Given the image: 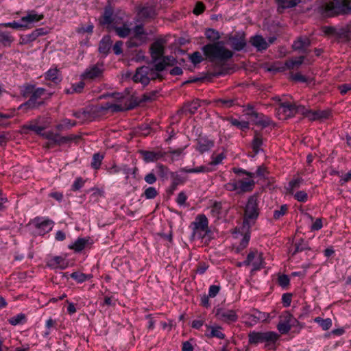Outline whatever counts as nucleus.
Masks as SVG:
<instances>
[{
  "label": "nucleus",
  "instance_id": "f257e3e1",
  "mask_svg": "<svg viewBox=\"0 0 351 351\" xmlns=\"http://www.w3.org/2000/svg\"><path fill=\"white\" fill-rule=\"evenodd\" d=\"M202 51L210 62H226L233 56V53L226 49L223 42L208 44L202 47Z\"/></svg>",
  "mask_w": 351,
  "mask_h": 351
},
{
  "label": "nucleus",
  "instance_id": "f03ea898",
  "mask_svg": "<svg viewBox=\"0 0 351 351\" xmlns=\"http://www.w3.org/2000/svg\"><path fill=\"white\" fill-rule=\"evenodd\" d=\"M189 228L192 230L191 240H203L210 233L208 227V219L204 214L197 215L195 220L191 222Z\"/></svg>",
  "mask_w": 351,
  "mask_h": 351
},
{
  "label": "nucleus",
  "instance_id": "7ed1b4c3",
  "mask_svg": "<svg viewBox=\"0 0 351 351\" xmlns=\"http://www.w3.org/2000/svg\"><path fill=\"white\" fill-rule=\"evenodd\" d=\"M323 10L327 16L351 14V0H330L323 5Z\"/></svg>",
  "mask_w": 351,
  "mask_h": 351
},
{
  "label": "nucleus",
  "instance_id": "20e7f679",
  "mask_svg": "<svg viewBox=\"0 0 351 351\" xmlns=\"http://www.w3.org/2000/svg\"><path fill=\"white\" fill-rule=\"evenodd\" d=\"M280 335L274 331L265 332L253 331L249 333V343L250 344H258L266 343V346L274 344L279 339Z\"/></svg>",
  "mask_w": 351,
  "mask_h": 351
},
{
  "label": "nucleus",
  "instance_id": "39448f33",
  "mask_svg": "<svg viewBox=\"0 0 351 351\" xmlns=\"http://www.w3.org/2000/svg\"><path fill=\"white\" fill-rule=\"evenodd\" d=\"M326 35L333 37L338 42H346L351 40V26L346 25L343 27L326 26L323 27Z\"/></svg>",
  "mask_w": 351,
  "mask_h": 351
},
{
  "label": "nucleus",
  "instance_id": "423d86ee",
  "mask_svg": "<svg viewBox=\"0 0 351 351\" xmlns=\"http://www.w3.org/2000/svg\"><path fill=\"white\" fill-rule=\"evenodd\" d=\"M132 36L126 42L128 48L140 47L147 42L148 34L143 25H137L132 29Z\"/></svg>",
  "mask_w": 351,
  "mask_h": 351
},
{
  "label": "nucleus",
  "instance_id": "0eeeda50",
  "mask_svg": "<svg viewBox=\"0 0 351 351\" xmlns=\"http://www.w3.org/2000/svg\"><path fill=\"white\" fill-rule=\"evenodd\" d=\"M259 215L258 208V200L256 196H251L248 199L245 208V215L243 219L244 226H250L254 223Z\"/></svg>",
  "mask_w": 351,
  "mask_h": 351
},
{
  "label": "nucleus",
  "instance_id": "6e6552de",
  "mask_svg": "<svg viewBox=\"0 0 351 351\" xmlns=\"http://www.w3.org/2000/svg\"><path fill=\"white\" fill-rule=\"evenodd\" d=\"M46 90L43 88H35L29 99L25 103L21 104L19 109H36L44 104V101H40L41 97L45 93Z\"/></svg>",
  "mask_w": 351,
  "mask_h": 351
},
{
  "label": "nucleus",
  "instance_id": "1a4fd4ad",
  "mask_svg": "<svg viewBox=\"0 0 351 351\" xmlns=\"http://www.w3.org/2000/svg\"><path fill=\"white\" fill-rule=\"evenodd\" d=\"M252 266V271H258L265 267V261L263 253L256 249H250L245 258V263Z\"/></svg>",
  "mask_w": 351,
  "mask_h": 351
},
{
  "label": "nucleus",
  "instance_id": "9d476101",
  "mask_svg": "<svg viewBox=\"0 0 351 351\" xmlns=\"http://www.w3.org/2000/svg\"><path fill=\"white\" fill-rule=\"evenodd\" d=\"M158 79V75L152 71L151 67L143 66L136 69L133 76L135 82H140L144 86L147 85L150 80Z\"/></svg>",
  "mask_w": 351,
  "mask_h": 351
},
{
  "label": "nucleus",
  "instance_id": "9b49d317",
  "mask_svg": "<svg viewBox=\"0 0 351 351\" xmlns=\"http://www.w3.org/2000/svg\"><path fill=\"white\" fill-rule=\"evenodd\" d=\"M295 322H297L296 319L289 311H285L280 316L277 329L281 334H287Z\"/></svg>",
  "mask_w": 351,
  "mask_h": 351
},
{
  "label": "nucleus",
  "instance_id": "f8f14e48",
  "mask_svg": "<svg viewBox=\"0 0 351 351\" xmlns=\"http://www.w3.org/2000/svg\"><path fill=\"white\" fill-rule=\"evenodd\" d=\"M215 315L219 320L228 324L236 322L238 319V315L236 311L232 309L217 308Z\"/></svg>",
  "mask_w": 351,
  "mask_h": 351
},
{
  "label": "nucleus",
  "instance_id": "ddd939ff",
  "mask_svg": "<svg viewBox=\"0 0 351 351\" xmlns=\"http://www.w3.org/2000/svg\"><path fill=\"white\" fill-rule=\"evenodd\" d=\"M276 114L279 119L286 120L295 114L294 104L289 102L280 103L276 109Z\"/></svg>",
  "mask_w": 351,
  "mask_h": 351
},
{
  "label": "nucleus",
  "instance_id": "4468645a",
  "mask_svg": "<svg viewBox=\"0 0 351 351\" xmlns=\"http://www.w3.org/2000/svg\"><path fill=\"white\" fill-rule=\"evenodd\" d=\"M43 118L38 117L35 119L28 121L23 126L24 130H30L34 132L36 134H41L47 128V124L43 122Z\"/></svg>",
  "mask_w": 351,
  "mask_h": 351
},
{
  "label": "nucleus",
  "instance_id": "2eb2a0df",
  "mask_svg": "<svg viewBox=\"0 0 351 351\" xmlns=\"http://www.w3.org/2000/svg\"><path fill=\"white\" fill-rule=\"evenodd\" d=\"M153 62L154 65L151 69L158 75V79L162 77L160 72L165 70L167 66L173 65L175 62V59L171 56H165Z\"/></svg>",
  "mask_w": 351,
  "mask_h": 351
},
{
  "label": "nucleus",
  "instance_id": "dca6fc26",
  "mask_svg": "<svg viewBox=\"0 0 351 351\" xmlns=\"http://www.w3.org/2000/svg\"><path fill=\"white\" fill-rule=\"evenodd\" d=\"M99 23L106 25L108 29L114 27V22L117 23L114 11L110 5L106 6L102 16L99 19Z\"/></svg>",
  "mask_w": 351,
  "mask_h": 351
},
{
  "label": "nucleus",
  "instance_id": "f3484780",
  "mask_svg": "<svg viewBox=\"0 0 351 351\" xmlns=\"http://www.w3.org/2000/svg\"><path fill=\"white\" fill-rule=\"evenodd\" d=\"M249 110L250 112L247 114L251 117L252 121L256 125L261 126L262 128H266L271 123V120L269 117L265 116L262 113L257 112L254 110L252 107L250 108Z\"/></svg>",
  "mask_w": 351,
  "mask_h": 351
},
{
  "label": "nucleus",
  "instance_id": "a211bd4d",
  "mask_svg": "<svg viewBox=\"0 0 351 351\" xmlns=\"http://www.w3.org/2000/svg\"><path fill=\"white\" fill-rule=\"evenodd\" d=\"M103 71L102 66L95 64L87 68L81 75V78L82 80H93L101 77Z\"/></svg>",
  "mask_w": 351,
  "mask_h": 351
},
{
  "label": "nucleus",
  "instance_id": "6ab92c4d",
  "mask_svg": "<svg viewBox=\"0 0 351 351\" xmlns=\"http://www.w3.org/2000/svg\"><path fill=\"white\" fill-rule=\"evenodd\" d=\"M139 153L143 156V160L147 163L157 161V160L161 159L165 155V153L162 152L160 150H158V151L141 150L139 152Z\"/></svg>",
  "mask_w": 351,
  "mask_h": 351
},
{
  "label": "nucleus",
  "instance_id": "aec40b11",
  "mask_svg": "<svg viewBox=\"0 0 351 351\" xmlns=\"http://www.w3.org/2000/svg\"><path fill=\"white\" fill-rule=\"evenodd\" d=\"M250 43L257 51H265L269 47V43L261 35L252 36Z\"/></svg>",
  "mask_w": 351,
  "mask_h": 351
},
{
  "label": "nucleus",
  "instance_id": "412c9836",
  "mask_svg": "<svg viewBox=\"0 0 351 351\" xmlns=\"http://www.w3.org/2000/svg\"><path fill=\"white\" fill-rule=\"evenodd\" d=\"M151 56L153 62L159 60L164 54V45L161 40H157L150 47Z\"/></svg>",
  "mask_w": 351,
  "mask_h": 351
},
{
  "label": "nucleus",
  "instance_id": "4be33fe9",
  "mask_svg": "<svg viewBox=\"0 0 351 351\" xmlns=\"http://www.w3.org/2000/svg\"><path fill=\"white\" fill-rule=\"evenodd\" d=\"M214 141L208 138H199L196 145V150L202 154L208 152L214 147Z\"/></svg>",
  "mask_w": 351,
  "mask_h": 351
},
{
  "label": "nucleus",
  "instance_id": "5701e85b",
  "mask_svg": "<svg viewBox=\"0 0 351 351\" xmlns=\"http://www.w3.org/2000/svg\"><path fill=\"white\" fill-rule=\"evenodd\" d=\"M231 47L235 51H241L246 46V40L244 34L235 35L230 38Z\"/></svg>",
  "mask_w": 351,
  "mask_h": 351
},
{
  "label": "nucleus",
  "instance_id": "b1692460",
  "mask_svg": "<svg viewBox=\"0 0 351 351\" xmlns=\"http://www.w3.org/2000/svg\"><path fill=\"white\" fill-rule=\"evenodd\" d=\"M207 330H209V333L206 335L209 338H217L219 339H224L226 337L225 334L222 332L223 328L219 325H206Z\"/></svg>",
  "mask_w": 351,
  "mask_h": 351
},
{
  "label": "nucleus",
  "instance_id": "393cba45",
  "mask_svg": "<svg viewBox=\"0 0 351 351\" xmlns=\"http://www.w3.org/2000/svg\"><path fill=\"white\" fill-rule=\"evenodd\" d=\"M311 45V40L306 36L298 37L293 43L292 47L295 51H305Z\"/></svg>",
  "mask_w": 351,
  "mask_h": 351
},
{
  "label": "nucleus",
  "instance_id": "a878e982",
  "mask_svg": "<svg viewBox=\"0 0 351 351\" xmlns=\"http://www.w3.org/2000/svg\"><path fill=\"white\" fill-rule=\"evenodd\" d=\"M47 265L53 269H65L67 267V263L64 258L62 256H53L48 260Z\"/></svg>",
  "mask_w": 351,
  "mask_h": 351
},
{
  "label": "nucleus",
  "instance_id": "bb28decb",
  "mask_svg": "<svg viewBox=\"0 0 351 351\" xmlns=\"http://www.w3.org/2000/svg\"><path fill=\"white\" fill-rule=\"evenodd\" d=\"M239 193L252 191L254 187L255 182L249 177L244 180H238Z\"/></svg>",
  "mask_w": 351,
  "mask_h": 351
},
{
  "label": "nucleus",
  "instance_id": "cd10ccee",
  "mask_svg": "<svg viewBox=\"0 0 351 351\" xmlns=\"http://www.w3.org/2000/svg\"><path fill=\"white\" fill-rule=\"evenodd\" d=\"M278 4L277 10L279 13L283 12L285 9L292 8L301 3V0H276Z\"/></svg>",
  "mask_w": 351,
  "mask_h": 351
},
{
  "label": "nucleus",
  "instance_id": "c85d7f7f",
  "mask_svg": "<svg viewBox=\"0 0 351 351\" xmlns=\"http://www.w3.org/2000/svg\"><path fill=\"white\" fill-rule=\"evenodd\" d=\"M43 18V14H38L36 11L32 10L29 12L26 16H23L21 19V21L26 24L27 27L28 24L40 21Z\"/></svg>",
  "mask_w": 351,
  "mask_h": 351
},
{
  "label": "nucleus",
  "instance_id": "c756f323",
  "mask_svg": "<svg viewBox=\"0 0 351 351\" xmlns=\"http://www.w3.org/2000/svg\"><path fill=\"white\" fill-rule=\"evenodd\" d=\"M112 41L110 36H105L101 40L99 45V51L101 53L107 55L112 47Z\"/></svg>",
  "mask_w": 351,
  "mask_h": 351
},
{
  "label": "nucleus",
  "instance_id": "7c9ffc66",
  "mask_svg": "<svg viewBox=\"0 0 351 351\" xmlns=\"http://www.w3.org/2000/svg\"><path fill=\"white\" fill-rule=\"evenodd\" d=\"M45 77L46 80H50L55 84H58L62 80L60 71L57 68H51L49 69L45 73Z\"/></svg>",
  "mask_w": 351,
  "mask_h": 351
},
{
  "label": "nucleus",
  "instance_id": "2f4dec72",
  "mask_svg": "<svg viewBox=\"0 0 351 351\" xmlns=\"http://www.w3.org/2000/svg\"><path fill=\"white\" fill-rule=\"evenodd\" d=\"M113 29L117 35L120 38H126L131 34L132 29L130 27V25L128 23H123V25L120 27L117 25H114L112 28Z\"/></svg>",
  "mask_w": 351,
  "mask_h": 351
},
{
  "label": "nucleus",
  "instance_id": "473e14b6",
  "mask_svg": "<svg viewBox=\"0 0 351 351\" xmlns=\"http://www.w3.org/2000/svg\"><path fill=\"white\" fill-rule=\"evenodd\" d=\"M77 138V136L73 134L66 136H62L59 134L55 133L51 139V141L56 145H60L73 141Z\"/></svg>",
  "mask_w": 351,
  "mask_h": 351
},
{
  "label": "nucleus",
  "instance_id": "72a5a7b5",
  "mask_svg": "<svg viewBox=\"0 0 351 351\" xmlns=\"http://www.w3.org/2000/svg\"><path fill=\"white\" fill-rule=\"evenodd\" d=\"M88 239L85 238H78L74 243L69 245V248L74 250L75 252L82 251L87 245Z\"/></svg>",
  "mask_w": 351,
  "mask_h": 351
},
{
  "label": "nucleus",
  "instance_id": "f704fd0d",
  "mask_svg": "<svg viewBox=\"0 0 351 351\" xmlns=\"http://www.w3.org/2000/svg\"><path fill=\"white\" fill-rule=\"evenodd\" d=\"M36 226L38 228H43L44 231L49 232L53 228V221L49 219H42L37 217L35 219Z\"/></svg>",
  "mask_w": 351,
  "mask_h": 351
},
{
  "label": "nucleus",
  "instance_id": "c9c22d12",
  "mask_svg": "<svg viewBox=\"0 0 351 351\" xmlns=\"http://www.w3.org/2000/svg\"><path fill=\"white\" fill-rule=\"evenodd\" d=\"M200 100L195 99L191 102L185 104L184 110L191 114H195L197 109L200 107Z\"/></svg>",
  "mask_w": 351,
  "mask_h": 351
},
{
  "label": "nucleus",
  "instance_id": "e433bc0d",
  "mask_svg": "<svg viewBox=\"0 0 351 351\" xmlns=\"http://www.w3.org/2000/svg\"><path fill=\"white\" fill-rule=\"evenodd\" d=\"M76 125L75 121H72L69 119H62L59 124L56 126V128L59 131H64L71 129Z\"/></svg>",
  "mask_w": 351,
  "mask_h": 351
},
{
  "label": "nucleus",
  "instance_id": "4c0bfd02",
  "mask_svg": "<svg viewBox=\"0 0 351 351\" xmlns=\"http://www.w3.org/2000/svg\"><path fill=\"white\" fill-rule=\"evenodd\" d=\"M8 322L12 326L21 325L26 323L27 317L24 313H19L16 315L8 319Z\"/></svg>",
  "mask_w": 351,
  "mask_h": 351
},
{
  "label": "nucleus",
  "instance_id": "58836bf2",
  "mask_svg": "<svg viewBox=\"0 0 351 351\" xmlns=\"http://www.w3.org/2000/svg\"><path fill=\"white\" fill-rule=\"evenodd\" d=\"M71 278L75 280L77 283H82L89 279H90L93 276L90 274H85L84 273L80 271L73 272L70 275Z\"/></svg>",
  "mask_w": 351,
  "mask_h": 351
},
{
  "label": "nucleus",
  "instance_id": "ea45409f",
  "mask_svg": "<svg viewBox=\"0 0 351 351\" xmlns=\"http://www.w3.org/2000/svg\"><path fill=\"white\" fill-rule=\"evenodd\" d=\"M262 145H263L262 136L259 134L256 133L254 136L252 143V147L255 154L259 153V152L261 150V147Z\"/></svg>",
  "mask_w": 351,
  "mask_h": 351
},
{
  "label": "nucleus",
  "instance_id": "a19ab883",
  "mask_svg": "<svg viewBox=\"0 0 351 351\" xmlns=\"http://www.w3.org/2000/svg\"><path fill=\"white\" fill-rule=\"evenodd\" d=\"M14 41V38L8 32H0V43L5 47H10Z\"/></svg>",
  "mask_w": 351,
  "mask_h": 351
},
{
  "label": "nucleus",
  "instance_id": "79ce46f5",
  "mask_svg": "<svg viewBox=\"0 0 351 351\" xmlns=\"http://www.w3.org/2000/svg\"><path fill=\"white\" fill-rule=\"evenodd\" d=\"M304 180L301 177L293 178L289 182L287 189L289 191V193H293V191L300 188Z\"/></svg>",
  "mask_w": 351,
  "mask_h": 351
},
{
  "label": "nucleus",
  "instance_id": "37998d69",
  "mask_svg": "<svg viewBox=\"0 0 351 351\" xmlns=\"http://www.w3.org/2000/svg\"><path fill=\"white\" fill-rule=\"evenodd\" d=\"M217 106L223 108H229L235 104L236 100L233 99H219L215 101Z\"/></svg>",
  "mask_w": 351,
  "mask_h": 351
},
{
  "label": "nucleus",
  "instance_id": "c03bdc74",
  "mask_svg": "<svg viewBox=\"0 0 351 351\" xmlns=\"http://www.w3.org/2000/svg\"><path fill=\"white\" fill-rule=\"evenodd\" d=\"M222 205L221 202H215L210 208V213L213 217L219 219L222 215Z\"/></svg>",
  "mask_w": 351,
  "mask_h": 351
},
{
  "label": "nucleus",
  "instance_id": "a18cd8bd",
  "mask_svg": "<svg viewBox=\"0 0 351 351\" xmlns=\"http://www.w3.org/2000/svg\"><path fill=\"white\" fill-rule=\"evenodd\" d=\"M304 60V56H300L295 59H291L286 61L285 65L288 69H292L295 66H300Z\"/></svg>",
  "mask_w": 351,
  "mask_h": 351
},
{
  "label": "nucleus",
  "instance_id": "49530a36",
  "mask_svg": "<svg viewBox=\"0 0 351 351\" xmlns=\"http://www.w3.org/2000/svg\"><path fill=\"white\" fill-rule=\"evenodd\" d=\"M84 85V82L82 81L73 84L71 87L69 89H66L65 92L67 94L80 93L83 90Z\"/></svg>",
  "mask_w": 351,
  "mask_h": 351
},
{
  "label": "nucleus",
  "instance_id": "de8ad7c7",
  "mask_svg": "<svg viewBox=\"0 0 351 351\" xmlns=\"http://www.w3.org/2000/svg\"><path fill=\"white\" fill-rule=\"evenodd\" d=\"M73 115L79 119L82 122L90 119V110H80L73 113Z\"/></svg>",
  "mask_w": 351,
  "mask_h": 351
},
{
  "label": "nucleus",
  "instance_id": "09e8293b",
  "mask_svg": "<svg viewBox=\"0 0 351 351\" xmlns=\"http://www.w3.org/2000/svg\"><path fill=\"white\" fill-rule=\"evenodd\" d=\"M104 159V156L102 154H100L99 153H95L93 156V159L91 162V167L94 169H99L101 162Z\"/></svg>",
  "mask_w": 351,
  "mask_h": 351
},
{
  "label": "nucleus",
  "instance_id": "8fccbe9b",
  "mask_svg": "<svg viewBox=\"0 0 351 351\" xmlns=\"http://www.w3.org/2000/svg\"><path fill=\"white\" fill-rule=\"evenodd\" d=\"M315 322L319 324L323 330H328L332 326V320L330 318L322 319L317 317L315 319Z\"/></svg>",
  "mask_w": 351,
  "mask_h": 351
},
{
  "label": "nucleus",
  "instance_id": "3c124183",
  "mask_svg": "<svg viewBox=\"0 0 351 351\" xmlns=\"http://www.w3.org/2000/svg\"><path fill=\"white\" fill-rule=\"evenodd\" d=\"M171 174H172L173 180H172V183L170 186L169 191L171 193H173L175 190H176L178 185L183 183L184 180L180 176H179L178 174H175L173 173H172Z\"/></svg>",
  "mask_w": 351,
  "mask_h": 351
},
{
  "label": "nucleus",
  "instance_id": "603ef678",
  "mask_svg": "<svg viewBox=\"0 0 351 351\" xmlns=\"http://www.w3.org/2000/svg\"><path fill=\"white\" fill-rule=\"evenodd\" d=\"M295 250L293 252V254L302 252L304 250L309 249L308 245L306 241L304 239H300L295 243Z\"/></svg>",
  "mask_w": 351,
  "mask_h": 351
},
{
  "label": "nucleus",
  "instance_id": "864d4df0",
  "mask_svg": "<svg viewBox=\"0 0 351 351\" xmlns=\"http://www.w3.org/2000/svg\"><path fill=\"white\" fill-rule=\"evenodd\" d=\"M230 123L232 125L236 126L243 130H245L246 129L249 128V123L245 121H239L237 119L231 118L229 119Z\"/></svg>",
  "mask_w": 351,
  "mask_h": 351
},
{
  "label": "nucleus",
  "instance_id": "5fc2aeb1",
  "mask_svg": "<svg viewBox=\"0 0 351 351\" xmlns=\"http://www.w3.org/2000/svg\"><path fill=\"white\" fill-rule=\"evenodd\" d=\"M288 210V206L287 204H282L280 206V209L275 210L274 211V219L276 220L280 219L284 216Z\"/></svg>",
  "mask_w": 351,
  "mask_h": 351
},
{
  "label": "nucleus",
  "instance_id": "6e6d98bb",
  "mask_svg": "<svg viewBox=\"0 0 351 351\" xmlns=\"http://www.w3.org/2000/svg\"><path fill=\"white\" fill-rule=\"evenodd\" d=\"M36 38H37V36H36L34 31H33L32 33H30L29 34L22 36L21 37L20 44L21 45H26V44H28V43H30L34 41Z\"/></svg>",
  "mask_w": 351,
  "mask_h": 351
},
{
  "label": "nucleus",
  "instance_id": "4d7b16f0",
  "mask_svg": "<svg viewBox=\"0 0 351 351\" xmlns=\"http://www.w3.org/2000/svg\"><path fill=\"white\" fill-rule=\"evenodd\" d=\"M226 157V155L224 152H221L219 154H213L211 156V165H217L223 161V159H225Z\"/></svg>",
  "mask_w": 351,
  "mask_h": 351
},
{
  "label": "nucleus",
  "instance_id": "13d9d810",
  "mask_svg": "<svg viewBox=\"0 0 351 351\" xmlns=\"http://www.w3.org/2000/svg\"><path fill=\"white\" fill-rule=\"evenodd\" d=\"M140 14L145 18H152L155 16L156 12L153 7H143L140 10Z\"/></svg>",
  "mask_w": 351,
  "mask_h": 351
},
{
  "label": "nucleus",
  "instance_id": "bf43d9fd",
  "mask_svg": "<svg viewBox=\"0 0 351 351\" xmlns=\"http://www.w3.org/2000/svg\"><path fill=\"white\" fill-rule=\"evenodd\" d=\"M35 89V86L32 84H26L21 87V93L23 97H28L32 95Z\"/></svg>",
  "mask_w": 351,
  "mask_h": 351
},
{
  "label": "nucleus",
  "instance_id": "052dcab7",
  "mask_svg": "<svg viewBox=\"0 0 351 351\" xmlns=\"http://www.w3.org/2000/svg\"><path fill=\"white\" fill-rule=\"evenodd\" d=\"M205 35L208 40L212 41H215L220 38L219 32L214 29H208L205 32Z\"/></svg>",
  "mask_w": 351,
  "mask_h": 351
},
{
  "label": "nucleus",
  "instance_id": "680f3d73",
  "mask_svg": "<svg viewBox=\"0 0 351 351\" xmlns=\"http://www.w3.org/2000/svg\"><path fill=\"white\" fill-rule=\"evenodd\" d=\"M189 59L194 65L199 64L204 60L202 54L199 51H195L191 54L189 56Z\"/></svg>",
  "mask_w": 351,
  "mask_h": 351
},
{
  "label": "nucleus",
  "instance_id": "e2e57ef3",
  "mask_svg": "<svg viewBox=\"0 0 351 351\" xmlns=\"http://www.w3.org/2000/svg\"><path fill=\"white\" fill-rule=\"evenodd\" d=\"M315 111L317 117V121H322L324 119H326L329 118V117L330 116V111L329 110H318Z\"/></svg>",
  "mask_w": 351,
  "mask_h": 351
},
{
  "label": "nucleus",
  "instance_id": "0e129e2a",
  "mask_svg": "<svg viewBox=\"0 0 351 351\" xmlns=\"http://www.w3.org/2000/svg\"><path fill=\"white\" fill-rule=\"evenodd\" d=\"M0 26L5 27H11L13 29H21L23 27H26V24H24L23 22L21 23L16 22V21H12L9 23H5L0 24Z\"/></svg>",
  "mask_w": 351,
  "mask_h": 351
},
{
  "label": "nucleus",
  "instance_id": "69168bd1",
  "mask_svg": "<svg viewBox=\"0 0 351 351\" xmlns=\"http://www.w3.org/2000/svg\"><path fill=\"white\" fill-rule=\"evenodd\" d=\"M144 195L146 199H154L158 195V191L154 187L149 186L145 190Z\"/></svg>",
  "mask_w": 351,
  "mask_h": 351
},
{
  "label": "nucleus",
  "instance_id": "338daca9",
  "mask_svg": "<svg viewBox=\"0 0 351 351\" xmlns=\"http://www.w3.org/2000/svg\"><path fill=\"white\" fill-rule=\"evenodd\" d=\"M294 198L300 202H306L308 194L304 191H299L294 194Z\"/></svg>",
  "mask_w": 351,
  "mask_h": 351
},
{
  "label": "nucleus",
  "instance_id": "774afa93",
  "mask_svg": "<svg viewBox=\"0 0 351 351\" xmlns=\"http://www.w3.org/2000/svg\"><path fill=\"white\" fill-rule=\"evenodd\" d=\"M278 282L280 287L286 288L289 285L290 279L287 275L282 274L278 276Z\"/></svg>",
  "mask_w": 351,
  "mask_h": 351
}]
</instances>
